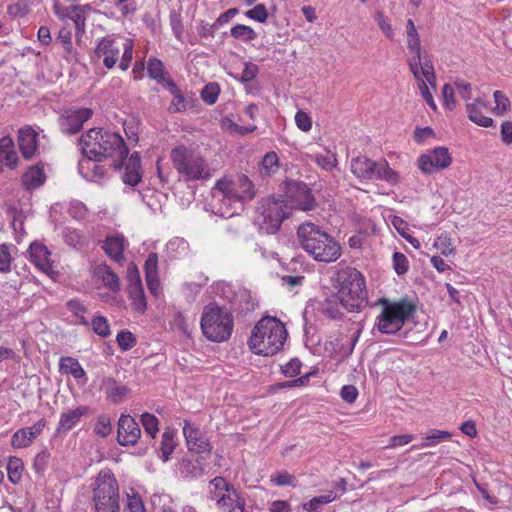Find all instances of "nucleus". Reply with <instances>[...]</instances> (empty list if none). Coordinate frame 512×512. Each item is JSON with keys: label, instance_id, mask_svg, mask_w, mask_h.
Masks as SVG:
<instances>
[{"label": "nucleus", "instance_id": "1", "mask_svg": "<svg viewBox=\"0 0 512 512\" xmlns=\"http://www.w3.org/2000/svg\"><path fill=\"white\" fill-rule=\"evenodd\" d=\"M256 195L253 183L246 175L235 179L223 178L212 188V206L215 214L229 218L236 213V206L251 201Z\"/></svg>", "mask_w": 512, "mask_h": 512}, {"label": "nucleus", "instance_id": "2", "mask_svg": "<svg viewBox=\"0 0 512 512\" xmlns=\"http://www.w3.org/2000/svg\"><path fill=\"white\" fill-rule=\"evenodd\" d=\"M299 245L316 261L331 263L341 256L338 242L320 226L306 222L297 229Z\"/></svg>", "mask_w": 512, "mask_h": 512}, {"label": "nucleus", "instance_id": "3", "mask_svg": "<svg viewBox=\"0 0 512 512\" xmlns=\"http://www.w3.org/2000/svg\"><path fill=\"white\" fill-rule=\"evenodd\" d=\"M79 145L83 155L94 161H102L114 156L122 159L128 155L124 139L118 133L102 128H92L82 134Z\"/></svg>", "mask_w": 512, "mask_h": 512}, {"label": "nucleus", "instance_id": "4", "mask_svg": "<svg viewBox=\"0 0 512 512\" xmlns=\"http://www.w3.org/2000/svg\"><path fill=\"white\" fill-rule=\"evenodd\" d=\"M336 298L349 312L363 309L367 301L366 283L363 275L353 267L340 269L336 275Z\"/></svg>", "mask_w": 512, "mask_h": 512}, {"label": "nucleus", "instance_id": "5", "mask_svg": "<svg viewBox=\"0 0 512 512\" xmlns=\"http://www.w3.org/2000/svg\"><path fill=\"white\" fill-rule=\"evenodd\" d=\"M286 339L285 325L275 317H264L253 328L248 344L255 354L272 356L282 349Z\"/></svg>", "mask_w": 512, "mask_h": 512}, {"label": "nucleus", "instance_id": "6", "mask_svg": "<svg viewBox=\"0 0 512 512\" xmlns=\"http://www.w3.org/2000/svg\"><path fill=\"white\" fill-rule=\"evenodd\" d=\"M133 41L123 37L105 36L97 42L93 59L102 61L107 69H112L119 62V68L126 71L133 59Z\"/></svg>", "mask_w": 512, "mask_h": 512}, {"label": "nucleus", "instance_id": "7", "mask_svg": "<svg viewBox=\"0 0 512 512\" xmlns=\"http://www.w3.org/2000/svg\"><path fill=\"white\" fill-rule=\"evenodd\" d=\"M200 325L208 340L224 342L230 338L234 323L231 313L226 308L210 303L203 309Z\"/></svg>", "mask_w": 512, "mask_h": 512}, {"label": "nucleus", "instance_id": "8", "mask_svg": "<svg viewBox=\"0 0 512 512\" xmlns=\"http://www.w3.org/2000/svg\"><path fill=\"white\" fill-rule=\"evenodd\" d=\"M171 160L174 168L186 181L207 180L213 175L206 160L183 145L172 149Z\"/></svg>", "mask_w": 512, "mask_h": 512}, {"label": "nucleus", "instance_id": "9", "mask_svg": "<svg viewBox=\"0 0 512 512\" xmlns=\"http://www.w3.org/2000/svg\"><path fill=\"white\" fill-rule=\"evenodd\" d=\"M380 303L382 309L375 319L374 329L382 334L389 335L400 331L415 311L414 305L403 299L399 301L382 299Z\"/></svg>", "mask_w": 512, "mask_h": 512}, {"label": "nucleus", "instance_id": "10", "mask_svg": "<svg viewBox=\"0 0 512 512\" xmlns=\"http://www.w3.org/2000/svg\"><path fill=\"white\" fill-rule=\"evenodd\" d=\"M289 214V207L283 196L266 197L260 201L257 207L254 223L260 231L266 234H275Z\"/></svg>", "mask_w": 512, "mask_h": 512}, {"label": "nucleus", "instance_id": "11", "mask_svg": "<svg viewBox=\"0 0 512 512\" xmlns=\"http://www.w3.org/2000/svg\"><path fill=\"white\" fill-rule=\"evenodd\" d=\"M95 512H119L120 494L115 476L108 470H101L95 479L93 489Z\"/></svg>", "mask_w": 512, "mask_h": 512}, {"label": "nucleus", "instance_id": "12", "mask_svg": "<svg viewBox=\"0 0 512 512\" xmlns=\"http://www.w3.org/2000/svg\"><path fill=\"white\" fill-rule=\"evenodd\" d=\"M351 172L361 180H382L391 185L399 182V174L386 161L376 162L366 156L352 158Z\"/></svg>", "mask_w": 512, "mask_h": 512}, {"label": "nucleus", "instance_id": "13", "mask_svg": "<svg viewBox=\"0 0 512 512\" xmlns=\"http://www.w3.org/2000/svg\"><path fill=\"white\" fill-rule=\"evenodd\" d=\"M210 499L215 501L222 512H244L245 498L223 477H215L209 482Z\"/></svg>", "mask_w": 512, "mask_h": 512}, {"label": "nucleus", "instance_id": "14", "mask_svg": "<svg viewBox=\"0 0 512 512\" xmlns=\"http://www.w3.org/2000/svg\"><path fill=\"white\" fill-rule=\"evenodd\" d=\"M217 294L240 312L251 311L256 305L251 292L239 283H220L217 286Z\"/></svg>", "mask_w": 512, "mask_h": 512}, {"label": "nucleus", "instance_id": "15", "mask_svg": "<svg viewBox=\"0 0 512 512\" xmlns=\"http://www.w3.org/2000/svg\"><path fill=\"white\" fill-rule=\"evenodd\" d=\"M413 74L418 88L420 90V93L423 97V99L426 101V103L435 111L437 109V106L434 102L432 93L429 89V86L432 87V89H436V76L434 72V66L432 63L425 62L423 65L417 67L416 70H410Z\"/></svg>", "mask_w": 512, "mask_h": 512}, {"label": "nucleus", "instance_id": "16", "mask_svg": "<svg viewBox=\"0 0 512 512\" xmlns=\"http://www.w3.org/2000/svg\"><path fill=\"white\" fill-rule=\"evenodd\" d=\"M451 162L452 157L448 149L445 147H437L419 157L418 167L422 172L430 174L437 170L447 168Z\"/></svg>", "mask_w": 512, "mask_h": 512}, {"label": "nucleus", "instance_id": "17", "mask_svg": "<svg viewBox=\"0 0 512 512\" xmlns=\"http://www.w3.org/2000/svg\"><path fill=\"white\" fill-rule=\"evenodd\" d=\"M92 114L89 108L66 110L58 119L60 130L65 134H75L81 130L84 122L89 120Z\"/></svg>", "mask_w": 512, "mask_h": 512}, {"label": "nucleus", "instance_id": "18", "mask_svg": "<svg viewBox=\"0 0 512 512\" xmlns=\"http://www.w3.org/2000/svg\"><path fill=\"white\" fill-rule=\"evenodd\" d=\"M407 46L411 56L408 59V66L410 70H416L423 63H432L427 54H422L420 39L416 30L415 24L411 19L407 20Z\"/></svg>", "mask_w": 512, "mask_h": 512}, {"label": "nucleus", "instance_id": "19", "mask_svg": "<svg viewBox=\"0 0 512 512\" xmlns=\"http://www.w3.org/2000/svg\"><path fill=\"white\" fill-rule=\"evenodd\" d=\"M141 436V429L130 415L122 414L118 420L117 440L121 446H132Z\"/></svg>", "mask_w": 512, "mask_h": 512}, {"label": "nucleus", "instance_id": "20", "mask_svg": "<svg viewBox=\"0 0 512 512\" xmlns=\"http://www.w3.org/2000/svg\"><path fill=\"white\" fill-rule=\"evenodd\" d=\"M183 434L190 451L195 453L210 452V444L198 426L184 420Z\"/></svg>", "mask_w": 512, "mask_h": 512}, {"label": "nucleus", "instance_id": "21", "mask_svg": "<svg viewBox=\"0 0 512 512\" xmlns=\"http://www.w3.org/2000/svg\"><path fill=\"white\" fill-rule=\"evenodd\" d=\"M46 426V420L40 419L30 427L18 429L11 438V445L15 449L29 447L32 442L42 433Z\"/></svg>", "mask_w": 512, "mask_h": 512}, {"label": "nucleus", "instance_id": "22", "mask_svg": "<svg viewBox=\"0 0 512 512\" xmlns=\"http://www.w3.org/2000/svg\"><path fill=\"white\" fill-rule=\"evenodd\" d=\"M292 206L303 211L311 210L315 206V199L310 189L304 183H296L291 189Z\"/></svg>", "mask_w": 512, "mask_h": 512}, {"label": "nucleus", "instance_id": "23", "mask_svg": "<svg viewBox=\"0 0 512 512\" xmlns=\"http://www.w3.org/2000/svg\"><path fill=\"white\" fill-rule=\"evenodd\" d=\"M90 412L88 406H78L75 409L63 412L56 428L57 434H65L80 422V419Z\"/></svg>", "mask_w": 512, "mask_h": 512}, {"label": "nucleus", "instance_id": "24", "mask_svg": "<svg viewBox=\"0 0 512 512\" xmlns=\"http://www.w3.org/2000/svg\"><path fill=\"white\" fill-rule=\"evenodd\" d=\"M124 165L123 182L130 186H136L142 178L141 160L137 153L130 157L124 156L122 159Z\"/></svg>", "mask_w": 512, "mask_h": 512}, {"label": "nucleus", "instance_id": "25", "mask_svg": "<svg viewBox=\"0 0 512 512\" xmlns=\"http://www.w3.org/2000/svg\"><path fill=\"white\" fill-rule=\"evenodd\" d=\"M45 181L46 174L42 163L31 165L21 177V184L28 191L41 187Z\"/></svg>", "mask_w": 512, "mask_h": 512}, {"label": "nucleus", "instance_id": "26", "mask_svg": "<svg viewBox=\"0 0 512 512\" xmlns=\"http://www.w3.org/2000/svg\"><path fill=\"white\" fill-rule=\"evenodd\" d=\"M30 259L35 266L46 274L52 272V262L48 248L38 242H34L29 248Z\"/></svg>", "mask_w": 512, "mask_h": 512}, {"label": "nucleus", "instance_id": "27", "mask_svg": "<svg viewBox=\"0 0 512 512\" xmlns=\"http://www.w3.org/2000/svg\"><path fill=\"white\" fill-rule=\"evenodd\" d=\"M101 389L105 391L106 399L112 403L122 402L130 393L129 387L120 384L112 377H106L102 380Z\"/></svg>", "mask_w": 512, "mask_h": 512}, {"label": "nucleus", "instance_id": "28", "mask_svg": "<svg viewBox=\"0 0 512 512\" xmlns=\"http://www.w3.org/2000/svg\"><path fill=\"white\" fill-rule=\"evenodd\" d=\"M127 245L122 235L115 234L106 237L103 243V249L107 256L113 261L120 263L124 258V249Z\"/></svg>", "mask_w": 512, "mask_h": 512}, {"label": "nucleus", "instance_id": "29", "mask_svg": "<svg viewBox=\"0 0 512 512\" xmlns=\"http://www.w3.org/2000/svg\"><path fill=\"white\" fill-rule=\"evenodd\" d=\"M18 143L23 157L32 158L37 150V133L31 128L20 129Z\"/></svg>", "mask_w": 512, "mask_h": 512}, {"label": "nucleus", "instance_id": "30", "mask_svg": "<svg viewBox=\"0 0 512 512\" xmlns=\"http://www.w3.org/2000/svg\"><path fill=\"white\" fill-rule=\"evenodd\" d=\"M487 105L481 98H476L472 103L466 105V112L470 121L481 127H491L493 119L482 115V110Z\"/></svg>", "mask_w": 512, "mask_h": 512}, {"label": "nucleus", "instance_id": "31", "mask_svg": "<svg viewBox=\"0 0 512 512\" xmlns=\"http://www.w3.org/2000/svg\"><path fill=\"white\" fill-rule=\"evenodd\" d=\"M94 161V159L85 157L79 161L78 171L88 181H97L103 178L105 169L103 166Z\"/></svg>", "mask_w": 512, "mask_h": 512}, {"label": "nucleus", "instance_id": "32", "mask_svg": "<svg viewBox=\"0 0 512 512\" xmlns=\"http://www.w3.org/2000/svg\"><path fill=\"white\" fill-rule=\"evenodd\" d=\"M19 158L14 150V143L11 137L6 136L0 139V163L15 169L18 166Z\"/></svg>", "mask_w": 512, "mask_h": 512}, {"label": "nucleus", "instance_id": "33", "mask_svg": "<svg viewBox=\"0 0 512 512\" xmlns=\"http://www.w3.org/2000/svg\"><path fill=\"white\" fill-rule=\"evenodd\" d=\"M166 88L173 96L168 112L171 114L185 112L189 106V100L185 98L179 87L172 80H167Z\"/></svg>", "mask_w": 512, "mask_h": 512}, {"label": "nucleus", "instance_id": "34", "mask_svg": "<svg viewBox=\"0 0 512 512\" xmlns=\"http://www.w3.org/2000/svg\"><path fill=\"white\" fill-rule=\"evenodd\" d=\"M59 369L62 373L71 374L76 380L86 377V372L79 361L73 357H61Z\"/></svg>", "mask_w": 512, "mask_h": 512}, {"label": "nucleus", "instance_id": "35", "mask_svg": "<svg viewBox=\"0 0 512 512\" xmlns=\"http://www.w3.org/2000/svg\"><path fill=\"white\" fill-rule=\"evenodd\" d=\"M129 298L131 299L133 309L143 314L147 308V302L142 287H128Z\"/></svg>", "mask_w": 512, "mask_h": 512}, {"label": "nucleus", "instance_id": "36", "mask_svg": "<svg viewBox=\"0 0 512 512\" xmlns=\"http://www.w3.org/2000/svg\"><path fill=\"white\" fill-rule=\"evenodd\" d=\"M147 71L151 78L157 80L164 87L167 86V80H172L165 76L163 63L156 58L149 59Z\"/></svg>", "mask_w": 512, "mask_h": 512}, {"label": "nucleus", "instance_id": "37", "mask_svg": "<svg viewBox=\"0 0 512 512\" xmlns=\"http://www.w3.org/2000/svg\"><path fill=\"white\" fill-rule=\"evenodd\" d=\"M98 273L102 279L104 286H106L113 292H117L119 290V277L114 271H112V269L109 266L103 265L99 267Z\"/></svg>", "mask_w": 512, "mask_h": 512}, {"label": "nucleus", "instance_id": "38", "mask_svg": "<svg viewBox=\"0 0 512 512\" xmlns=\"http://www.w3.org/2000/svg\"><path fill=\"white\" fill-rule=\"evenodd\" d=\"M231 36L239 41L251 42L254 41L258 35L253 28L243 24H237L230 30Z\"/></svg>", "mask_w": 512, "mask_h": 512}, {"label": "nucleus", "instance_id": "39", "mask_svg": "<svg viewBox=\"0 0 512 512\" xmlns=\"http://www.w3.org/2000/svg\"><path fill=\"white\" fill-rule=\"evenodd\" d=\"M23 469H24V465H23L22 460L17 457H11L7 464L8 479L13 484L20 483V481L22 479Z\"/></svg>", "mask_w": 512, "mask_h": 512}, {"label": "nucleus", "instance_id": "40", "mask_svg": "<svg viewBox=\"0 0 512 512\" xmlns=\"http://www.w3.org/2000/svg\"><path fill=\"white\" fill-rule=\"evenodd\" d=\"M279 169L278 155L271 151L268 152L262 159L260 164V172L263 175H272Z\"/></svg>", "mask_w": 512, "mask_h": 512}, {"label": "nucleus", "instance_id": "41", "mask_svg": "<svg viewBox=\"0 0 512 512\" xmlns=\"http://www.w3.org/2000/svg\"><path fill=\"white\" fill-rule=\"evenodd\" d=\"M176 446L174 433L171 431H165L162 435L161 447H160V458L166 462L169 460L170 455L174 451Z\"/></svg>", "mask_w": 512, "mask_h": 512}, {"label": "nucleus", "instance_id": "42", "mask_svg": "<svg viewBox=\"0 0 512 512\" xmlns=\"http://www.w3.org/2000/svg\"><path fill=\"white\" fill-rule=\"evenodd\" d=\"M335 497V493L330 491L325 495L312 498L309 502L305 503L303 507L308 512H319L322 505L332 502Z\"/></svg>", "mask_w": 512, "mask_h": 512}, {"label": "nucleus", "instance_id": "43", "mask_svg": "<svg viewBox=\"0 0 512 512\" xmlns=\"http://www.w3.org/2000/svg\"><path fill=\"white\" fill-rule=\"evenodd\" d=\"M451 437V433L445 430H430L424 437V442L421 443L418 448H425L436 445L442 440H448Z\"/></svg>", "mask_w": 512, "mask_h": 512}, {"label": "nucleus", "instance_id": "44", "mask_svg": "<svg viewBox=\"0 0 512 512\" xmlns=\"http://www.w3.org/2000/svg\"><path fill=\"white\" fill-rule=\"evenodd\" d=\"M141 424L144 427L146 434L151 438H155L159 431V421L157 417L150 413H143L140 417Z\"/></svg>", "mask_w": 512, "mask_h": 512}, {"label": "nucleus", "instance_id": "45", "mask_svg": "<svg viewBox=\"0 0 512 512\" xmlns=\"http://www.w3.org/2000/svg\"><path fill=\"white\" fill-rule=\"evenodd\" d=\"M166 247L173 257H178L187 254L189 244L185 239L176 237L171 239Z\"/></svg>", "mask_w": 512, "mask_h": 512}, {"label": "nucleus", "instance_id": "46", "mask_svg": "<svg viewBox=\"0 0 512 512\" xmlns=\"http://www.w3.org/2000/svg\"><path fill=\"white\" fill-rule=\"evenodd\" d=\"M315 163L326 171H331L337 165V158L331 151H326L324 154H316L313 157Z\"/></svg>", "mask_w": 512, "mask_h": 512}, {"label": "nucleus", "instance_id": "47", "mask_svg": "<svg viewBox=\"0 0 512 512\" xmlns=\"http://www.w3.org/2000/svg\"><path fill=\"white\" fill-rule=\"evenodd\" d=\"M67 306L69 310L77 317V324L85 326L88 325V320L84 316L87 309L78 299H72L68 301Z\"/></svg>", "mask_w": 512, "mask_h": 512}, {"label": "nucleus", "instance_id": "48", "mask_svg": "<svg viewBox=\"0 0 512 512\" xmlns=\"http://www.w3.org/2000/svg\"><path fill=\"white\" fill-rule=\"evenodd\" d=\"M56 40L62 45V48L65 52V57L68 58V56L73 53L71 30L66 27L60 29Z\"/></svg>", "mask_w": 512, "mask_h": 512}, {"label": "nucleus", "instance_id": "49", "mask_svg": "<svg viewBox=\"0 0 512 512\" xmlns=\"http://www.w3.org/2000/svg\"><path fill=\"white\" fill-rule=\"evenodd\" d=\"M153 512H173L172 500L167 495L152 497Z\"/></svg>", "mask_w": 512, "mask_h": 512}, {"label": "nucleus", "instance_id": "50", "mask_svg": "<svg viewBox=\"0 0 512 512\" xmlns=\"http://www.w3.org/2000/svg\"><path fill=\"white\" fill-rule=\"evenodd\" d=\"M220 88L217 83H209L201 91L202 100L208 104H214L219 96Z\"/></svg>", "mask_w": 512, "mask_h": 512}, {"label": "nucleus", "instance_id": "51", "mask_svg": "<svg viewBox=\"0 0 512 512\" xmlns=\"http://www.w3.org/2000/svg\"><path fill=\"white\" fill-rule=\"evenodd\" d=\"M433 246L444 256L455 254V248L452 245L451 238L447 235L437 237Z\"/></svg>", "mask_w": 512, "mask_h": 512}, {"label": "nucleus", "instance_id": "52", "mask_svg": "<svg viewBox=\"0 0 512 512\" xmlns=\"http://www.w3.org/2000/svg\"><path fill=\"white\" fill-rule=\"evenodd\" d=\"M494 113L497 115H503L510 109V100L507 98V96L502 91H495L494 94Z\"/></svg>", "mask_w": 512, "mask_h": 512}, {"label": "nucleus", "instance_id": "53", "mask_svg": "<svg viewBox=\"0 0 512 512\" xmlns=\"http://www.w3.org/2000/svg\"><path fill=\"white\" fill-rule=\"evenodd\" d=\"M63 238L73 248H81L84 244L83 236L76 229L66 228L63 231Z\"/></svg>", "mask_w": 512, "mask_h": 512}, {"label": "nucleus", "instance_id": "54", "mask_svg": "<svg viewBox=\"0 0 512 512\" xmlns=\"http://www.w3.org/2000/svg\"><path fill=\"white\" fill-rule=\"evenodd\" d=\"M374 18L378 24L379 29L382 31V33L388 39H393L394 38V30L392 28V25L390 24L389 19L384 15V13L382 11H377L375 13Z\"/></svg>", "mask_w": 512, "mask_h": 512}, {"label": "nucleus", "instance_id": "55", "mask_svg": "<svg viewBox=\"0 0 512 512\" xmlns=\"http://www.w3.org/2000/svg\"><path fill=\"white\" fill-rule=\"evenodd\" d=\"M93 331L101 337H108L111 333L107 319L102 315H97L92 320Z\"/></svg>", "mask_w": 512, "mask_h": 512}, {"label": "nucleus", "instance_id": "56", "mask_svg": "<svg viewBox=\"0 0 512 512\" xmlns=\"http://www.w3.org/2000/svg\"><path fill=\"white\" fill-rule=\"evenodd\" d=\"M87 8V5H73L70 7V17L68 19H71L75 23L77 29H80L85 25L84 11Z\"/></svg>", "mask_w": 512, "mask_h": 512}, {"label": "nucleus", "instance_id": "57", "mask_svg": "<svg viewBox=\"0 0 512 512\" xmlns=\"http://www.w3.org/2000/svg\"><path fill=\"white\" fill-rule=\"evenodd\" d=\"M111 420L108 416L101 415L97 418L94 432L101 437H106L111 433Z\"/></svg>", "mask_w": 512, "mask_h": 512}, {"label": "nucleus", "instance_id": "58", "mask_svg": "<svg viewBox=\"0 0 512 512\" xmlns=\"http://www.w3.org/2000/svg\"><path fill=\"white\" fill-rule=\"evenodd\" d=\"M295 124L303 132H309L312 129V118L303 110H298L295 114Z\"/></svg>", "mask_w": 512, "mask_h": 512}, {"label": "nucleus", "instance_id": "59", "mask_svg": "<svg viewBox=\"0 0 512 512\" xmlns=\"http://www.w3.org/2000/svg\"><path fill=\"white\" fill-rule=\"evenodd\" d=\"M245 16L257 22L264 23L268 18V12L264 4H257L245 12Z\"/></svg>", "mask_w": 512, "mask_h": 512}, {"label": "nucleus", "instance_id": "60", "mask_svg": "<svg viewBox=\"0 0 512 512\" xmlns=\"http://www.w3.org/2000/svg\"><path fill=\"white\" fill-rule=\"evenodd\" d=\"M116 340L119 347L124 351L131 349L135 345V338L129 331H120L117 334Z\"/></svg>", "mask_w": 512, "mask_h": 512}, {"label": "nucleus", "instance_id": "61", "mask_svg": "<svg viewBox=\"0 0 512 512\" xmlns=\"http://www.w3.org/2000/svg\"><path fill=\"white\" fill-rule=\"evenodd\" d=\"M393 267L398 275L405 274L409 267L407 257L400 252H395L393 254Z\"/></svg>", "mask_w": 512, "mask_h": 512}, {"label": "nucleus", "instance_id": "62", "mask_svg": "<svg viewBox=\"0 0 512 512\" xmlns=\"http://www.w3.org/2000/svg\"><path fill=\"white\" fill-rule=\"evenodd\" d=\"M271 481L277 486H295V477L287 471L277 472L271 476Z\"/></svg>", "mask_w": 512, "mask_h": 512}, {"label": "nucleus", "instance_id": "63", "mask_svg": "<svg viewBox=\"0 0 512 512\" xmlns=\"http://www.w3.org/2000/svg\"><path fill=\"white\" fill-rule=\"evenodd\" d=\"M145 277L158 275V255L150 253L144 265Z\"/></svg>", "mask_w": 512, "mask_h": 512}, {"label": "nucleus", "instance_id": "64", "mask_svg": "<svg viewBox=\"0 0 512 512\" xmlns=\"http://www.w3.org/2000/svg\"><path fill=\"white\" fill-rule=\"evenodd\" d=\"M124 512H145V507L140 496H128Z\"/></svg>", "mask_w": 512, "mask_h": 512}]
</instances>
